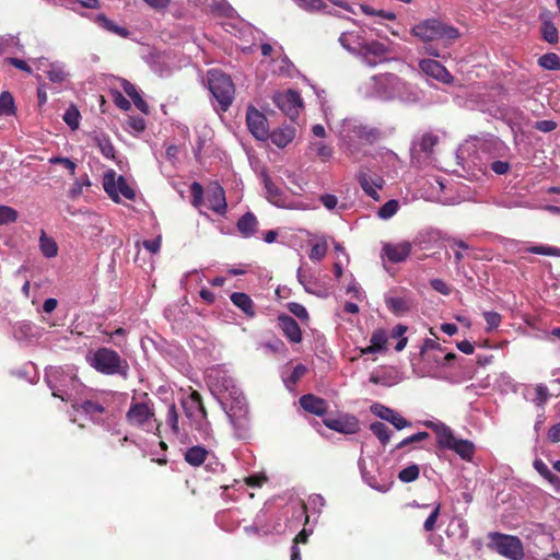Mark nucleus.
<instances>
[{
  "instance_id": "obj_3",
  "label": "nucleus",
  "mask_w": 560,
  "mask_h": 560,
  "mask_svg": "<svg viewBox=\"0 0 560 560\" xmlns=\"http://www.w3.org/2000/svg\"><path fill=\"white\" fill-rule=\"evenodd\" d=\"M411 34L423 43L443 39L446 40L447 44H452L460 36V32L457 27L443 23L438 19H428L416 24L411 28Z\"/></svg>"
},
{
  "instance_id": "obj_9",
  "label": "nucleus",
  "mask_w": 560,
  "mask_h": 560,
  "mask_svg": "<svg viewBox=\"0 0 560 560\" xmlns=\"http://www.w3.org/2000/svg\"><path fill=\"white\" fill-rule=\"evenodd\" d=\"M273 103L292 120L299 116L300 109L303 107L300 93L291 89L276 94L273 96Z\"/></svg>"
},
{
  "instance_id": "obj_35",
  "label": "nucleus",
  "mask_w": 560,
  "mask_h": 560,
  "mask_svg": "<svg viewBox=\"0 0 560 560\" xmlns=\"http://www.w3.org/2000/svg\"><path fill=\"white\" fill-rule=\"evenodd\" d=\"M439 143V136L432 132H425L418 141L419 150L425 154H431L434 147Z\"/></svg>"
},
{
  "instance_id": "obj_37",
  "label": "nucleus",
  "mask_w": 560,
  "mask_h": 560,
  "mask_svg": "<svg viewBox=\"0 0 560 560\" xmlns=\"http://www.w3.org/2000/svg\"><path fill=\"white\" fill-rule=\"evenodd\" d=\"M370 430L383 445L390 441V430L385 423L375 421L370 424Z\"/></svg>"
},
{
  "instance_id": "obj_2",
  "label": "nucleus",
  "mask_w": 560,
  "mask_h": 560,
  "mask_svg": "<svg viewBox=\"0 0 560 560\" xmlns=\"http://www.w3.org/2000/svg\"><path fill=\"white\" fill-rule=\"evenodd\" d=\"M210 392L221 401L234 400L238 409H243L244 397L236 387L234 380L221 368H212L206 375Z\"/></svg>"
},
{
  "instance_id": "obj_47",
  "label": "nucleus",
  "mask_w": 560,
  "mask_h": 560,
  "mask_svg": "<svg viewBox=\"0 0 560 560\" xmlns=\"http://www.w3.org/2000/svg\"><path fill=\"white\" fill-rule=\"evenodd\" d=\"M541 32L544 39L549 44H555L558 42V30L552 22H544Z\"/></svg>"
},
{
  "instance_id": "obj_4",
  "label": "nucleus",
  "mask_w": 560,
  "mask_h": 560,
  "mask_svg": "<svg viewBox=\"0 0 560 560\" xmlns=\"http://www.w3.org/2000/svg\"><path fill=\"white\" fill-rule=\"evenodd\" d=\"M208 88L218 103L217 110L226 112L235 96V85L230 75L220 70H209L207 73Z\"/></svg>"
},
{
  "instance_id": "obj_14",
  "label": "nucleus",
  "mask_w": 560,
  "mask_h": 560,
  "mask_svg": "<svg viewBox=\"0 0 560 560\" xmlns=\"http://www.w3.org/2000/svg\"><path fill=\"white\" fill-rule=\"evenodd\" d=\"M371 411L382 420H385L393 424L397 430H402L405 428L411 427L410 421L400 416L394 409L386 407L384 405L374 404L371 406Z\"/></svg>"
},
{
  "instance_id": "obj_56",
  "label": "nucleus",
  "mask_w": 560,
  "mask_h": 560,
  "mask_svg": "<svg viewBox=\"0 0 560 560\" xmlns=\"http://www.w3.org/2000/svg\"><path fill=\"white\" fill-rule=\"evenodd\" d=\"M354 132L360 139L368 142H373L377 138V131L375 129H369L364 126L357 127Z\"/></svg>"
},
{
  "instance_id": "obj_21",
  "label": "nucleus",
  "mask_w": 560,
  "mask_h": 560,
  "mask_svg": "<svg viewBox=\"0 0 560 560\" xmlns=\"http://www.w3.org/2000/svg\"><path fill=\"white\" fill-rule=\"evenodd\" d=\"M296 136V128L294 126H283L272 132H269L271 142L278 148H285L293 141Z\"/></svg>"
},
{
  "instance_id": "obj_16",
  "label": "nucleus",
  "mask_w": 560,
  "mask_h": 560,
  "mask_svg": "<svg viewBox=\"0 0 560 560\" xmlns=\"http://www.w3.org/2000/svg\"><path fill=\"white\" fill-rule=\"evenodd\" d=\"M412 245L408 241L397 244H385L383 246V255L393 264L405 261L411 254Z\"/></svg>"
},
{
  "instance_id": "obj_39",
  "label": "nucleus",
  "mask_w": 560,
  "mask_h": 560,
  "mask_svg": "<svg viewBox=\"0 0 560 560\" xmlns=\"http://www.w3.org/2000/svg\"><path fill=\"white\" fill-rule=\"evenodd\" d=\"M19 219V212L5 205H0V225L15 223Z\"/></svg>"
},
{
  "instance_id": "obj_31",
  "label": "nucleus",
  "mask_w": 560,
  "mask_h": 560,
  "mask_svg": "<svg viewBox=\"0 0 560 560\" xmlns=\"http://www.w3.org/2000/svg\"><path fill=\"white\" fill-rule=\"evenodd\" d=\"M308 151L311 155L319 159L322 162L329 161L334 154V149L322 141L311 142Z\"/></svg>"
},
{
  "instance_id": "obj_64",
  "label": "nucleus",
  "mask_w": 560,
  "mask_h": 560,
  "mask_svg": "<svg viewBox=\"0 0 560 560\" xmlns=\"http://www.w3.org/2000/svg\"><path fill=\"white\" fill-rule=\"evenodd\" d=\"M548 439L552 443L560 442V423H556L549 428Z\"/></svg>"
},
{
  "instance_id": "obj_53",
  "label": "nucleus",
  "mask_w": 560,
  "mask_h": 560,
  "mask_svg": "<svg viewBox=\"0 0 560 560\" xmlns=\"http://www.w3.org/2000/svg\"><path fill=\"white\" fill-rule=\"evenodd\" d=\"M442 504L438 502L433 509V511L430 513V515L427 517L423 524V528L425 532H432L435 528V524L438 521V517L441 512Z\"/></svg>"
},
{
  "instance_id": "obj_46",
  "label": "nucleus",
  "mask_w": 560,
  "mask_h": 560,
  "mask_svg": "<svg viewBox=\"0 0 560 560\" xmlns=\"http://www.w3.org/2000/svg\"><path fill=\"white\" fill-rule=\"evenodd\" d=\"M165 422L171 428V430L174 434H178V432H179L178 413H177L176 405L174 402L168 406Z\"/></svg>"
},
{
  "instance_id": "obj_38",
  "label": "nucleus",
  "mask_w": 560,
  "mask_h": 560,
  "mask_svg": "<svg viewBox=\"0 0 560 560\" xmlns=\"http://www.w3.org/2000/svg\"><path fill=\"white\" fill-rule=\"evenodd\" d=\"M538 65L547 70H560V57L555 52L545 54L538 59Z\"/></svg>"
},
{
  "instance_id": "obj_27",
  "label": "nucleus",
  "mask_w": 560,
  "mask_h": 560,
  "mask_svg": "<svg viewBox=\"0 0 560 560\" xmlns=\"http://www.w3.org/2000/svg\"><path fill=\"white\" fill-rule=\"evenodd\" d=\"M232 303L244 312V314L253 318L256 314L255 305L250 296L243 292H234L231 294Z\"/></svg>"
},
{
  "instance_id": "obj_1",
  "label": "nucleus",
  "mask_w": 560,
  "mask_h": 560,
  "mask_svg": "<svg viewBox=\"0 0 560 560\" xmlns=\"http://www.w3.org/2000/svg\"><path fill=\"white\" fill-rule=\"evenodd\" d=\"M126 421L131 427L160 435L162 422L156 419L154 402L147 393H143L139 399L132 397L126 412Z\"/></svg>"
},
{
  "instance_id": "obj_10",
  "label": "nucleus",
  "mask_w": 560,
  "mask_h": 560,
  "mask_svg": "<svg viewBox=\"0 0 560 560\" xmlns=\"http://www.w3.org/2000/svg\"><path fill=\"white\" fill-rule=\"evenodd\" d=\"M246 124L250 133L258 140L269 138V126L266 116L253 105L247 107Z\"/></svg>"
},
{
  "instance_id": "obj_52",
  "label": "nucleus",
  "mask_w": 560,
  "mask_h": 560,
  "mask_svg": "<svg viewBox=\"0 0 560 560\" xmlns=\"http://www.w3.org/2000/svg\"><path fill=\"white\" fill-rule=\"evenodd\" d=\"M203 187L200 183L194 182L190 185V194H191V203L195 207H199L203 201Z\"/></svg>"
},
{
  "instance_id": "obj_55",
  "label": "nucleus",
  "mask_w": 560,
  "mask_h": 560,
  "mask_svg": "<svg viewBox=\"0 0 560 560\" xmlns=\"http://www.w3.org/2000/svg\"><path fill=\"white\" fill-rule=\"evenodd\" d=\"M430 434L425 431L418 432L416 434H412L406 439H404L400 443L397 444L396 448L400 450L411 443L421 442L427 439H429Z\"/></svg>"
},
{
  "instance_id": "obj_60",
  "label": "nucleus",
  "mask_w": 560,
  "mask_h": 560,
  "mask_svg": "<svg viewBox=\"0 0 560 560\" xmlns=\"http://www.w3.org/2000/svg\"><path fill=\"white\" fill-rule=\"evenodd\" d=\"M534 127L541 132H551L557 128V122L553 120H538Z\"/></svg>"
},
{
  "instance_id": "obj_44",
  "label": "nucleus",
  "mask_w": 560,
  "mask_h": 560,
  "mask_svg": "<svg viewBox=\"0 0 560 560\" xmlns=\"http://www.w3.org/2000/svg\"><path fill=\"white\" fill-rule=\"evenodd\" d=\"M14 114V100L10 92H2L0 94V115Z\"/></svg>"
},
{
  "instance_id": "obj_63",
  "label": "nucleus",
  "mask_w": 560,
  "mask_h": 560,
  "mask_svg": "<svg viewBox=\"0 0 560 560\" xmlns=\"http://www.w3.org/2000/svg\"><path fill=\"white\" fill-rule=\"evenodd\" d=\"M491 170L498 175H503L510 171V164L504 161H494L491 163Z\"/></svg>"
},
{
  "instance_id": "obj_30",
  "label": "nucleus",
  "mask_w": 560,
  "mask_h": 560,
  "mask_svg": "<svg viewBox=\"0 0 560 560\" xmlns=\"http://www.w3.org/2000/svg\"><path fill=\"white\" fill-rule=\"evenodd\" d=\"M93 140L104 158L115 160L116 150L108 136L104 133H96L93 137Z\"/></svg>"
},
{
  "instance_id": "obj_45",
  "label": "nucleus",
  "mask_w": 560,
  "mask_h": 560,
  "mask_svg": "<svg viewBox=\"0 0 560 560\" xmlns=\"http://www.w3.org/2000/svg\"><path fill=\"white\" fill-rule=\"evenodd\" d=\"M399 209V205H398V201L395 200V199H390L388 201H386L380 209H378V217L381 219H389L392 218L393 215H395L397 213Z\"/></svg>"
},
{
  "instance_id": "obj_18",
  "label": "nucleus",
  "mask_w": 560,
  "mask_h": 560,
  "mask_svg": "<svg viewBox=\"0 0 560 560\" xmlns=\"http://www.w3.org/2000/svg\"><path fill=\"white\" fill-rule=\"evenodd\" d=\"M207 201L209 208L215 212L217 214H225L228 209V203L225 199V191L223 187L218 184L213 183L209 186Z\"/></svg>"
},
{
  "instance_id": "obj_41",
  "label": "nucleus",
  "mask_w": 560,
  "mask_h": 560,
  "mask_svg": "<svg viewBox=\"0 0 560 560\" xmlns=\"http://www.w3.org/2000/svg\"><path fill=\"white\" fill-rule=\"evenodd\" d=\"M527 253L544 255V256H555L560 257V248L548 245H533L525 249Z\"/></svg>"
},
{
  "instance_id": "obj_33",
  "label": "nucleus",
  "mask_w": 560,
  "mask_h": 560,
  "mask_svg": "<svg viewBox=\"0 0 560 560\" xmlns=\"http://www.w3.org/2000/svg\"><path fill=\"white\" fill-rule=\"evenodd\" d=\"M385 302L388 310L397 316L405 314L410 308V305L405 298L392 296L386 299Z\"/></svg>"
},
{
  "instance_id": "obj_40",
  "label": "nucleus",
  "mask_w": 560,
  "mask_h": 560,
  "mask_svg": "<svg viewBox=\"0 0 560 560\" xmlns=\"http://www.w3.org/2000/svg\"><path fill=\"white\" fill-rule=\"evenodd\" d=\"M420 468L417 464H411L408 467L401 469L398 474V479L401 482H412L419 478Z\"/></svg>"
},
{
  "instance_id": "obj_17",
  "label": "nucleus",
  "mask_w": 560,
  "mask_h": 560,
  "mask_svg": "<svg viewBox=\"0 0 560 560\" xmlns=\"http://www.w3.org/2000/svg\"><path fill=\"white\" fill-rule=\"evenodd\" d=\"M260 176L264 182L266 198L268 201L277 207H285L288 196L285 195L284 190L271 180L267 172H261Z\"/></svg>"
},
{
  "instance_id": "obj_6",
  "label": "nucleus",
  "mask_w": 560,
  "mask_h": 560,
  "mask_svg": "<svg viewBox=\"0 0 560 560\" xmlns=\"http://www.w3.org/2000/svg\"><path fill=\"white\" fill-rule=\"evenodd\" d=\"M91 365L97 371L106 375L119 374L127 376L129 365L122 360L118 352L109 348L97 349L91 360Z\"/></svg>"
},
{
  "instance_id": "obj_57",
  "label": "nucleus",
  "mask_w": 560,
  "mask_h": 560,
  "mask_svg": "<svg viewBox=\"0 0 560 560\" xmlns=\"http://www.w3.org/2000/svg\"><path fill=\"white\" fill-rule=\"evenodd\" d=\"M483 318L488 325V329H495L500 326L502 317L498 312H485Z\"/></svg>"
},
{
  "instance_id": "obj_25",
  "label": "nucleus",
  "mask_w": 560,
  "mask_h": 560,
  "mask_svg": "<svg viewBox=\"0 0 560 560\" xmlns=\"http://www.w3.org/2000/svg\"><path fill=\"white\" fill-rule=\"evenodd\" d=\"M121 88L124 92L132 100L135 106L142 113L148 114L149 113V105L148 103L141 97L140 93L138 92L135 84L129 82L126 79L121 80Z\"/></svg>"
},
{
  "instance_id": "obj_24",
  "label": "nucleus",
  "mask_w": 560,
  "mask_h": 560,
  "mask_svg": "<svg viewBox=\"0 0 560 560\" xmlns=\"http://www.w3.org/2000/svg\"><path fill=\"white\" fill-rule=\"evenodd\" d=\"M183 408L187 417H191L195 410H198L202 418H207V409L203 405L202 397L197 390H192L187 400L183 401Z\"/></svg>"
},
{
  "instance_id": "obj_43",
  "label": "nucleus",
  "mask_w": 560,
  "mask_h": 560,
  "mask_svg": "<svg viewBox=\"0 0 560 560\" xmlns=\"http://www.w3.org/2000/svg\"><path fill=\"white\" fill-rule=\"evenodd\" d=\"M288 311L298 317L302 323L307 324L310 322V314L304 305L298 302H290L287 304Z\"/></svg>"
},
{
  "instance_id": "obj_54",
  "label": "nucleus",
  "mask_w": 560,
  "mask_h": 560,
  "mask_svg": "<svg viewBox=\"0 0 560 560\" xmlns=\"http://www.w3.org/2000/svg\"><path fill=\"white\" fill-rule=\"evenodd\" d=\"M296 2L307 11H320L327 7L323 0H296Z\"/></svg>"
},
{
  "instance_id": "obj_59",
  "label": "nucleus",
  "mask_w": 560,
  "mask_h": 560,
  "mask_svg": "<svg viewBox=\"0 0 560 560\" xmlns=\"http://www.w3.org/2000/svg\"><path fill=\"white\" fill-rule=\"evenodd\" d=\"M51 164H61L65 166L71 175H74L77 164L68 158L55 156L49 160Z\"/></svg>"
},
{
  "instance_id": "obj_7",
  "label": "nucleus",
  "mask_w": 560,
  "mask_h": 560,
  "mask_svg": "<svg viewBox=\"0 0 560 560\" xmlns=\"http://www.w3.org/2000/svg\"><path fill=\"white\" fill-rule=\"evenodd\" d=\"M48 386L52 390V396L60 398L62 401H73L72 390L80 386L78 377L68 374L59 368L51 369L46 373Z\"/></svg>"
},
{
  "instance_id": "obj_26",
  "label": "nucleus",
  "mask_w": 560,
  "mask_h": 560,
  "mask_svg": "<svg viewBox=\"0 0 560 560\" xmlns=\"http://www.w3.org/2000/svg\"><path fill=\"white\" fill-rule=\"evenodd\" d=\"M236 226L242 236L250 237L257 231L258 221L253 212H246L238 219Z\"/></svg>"
},
{
  "instance_id": "obj_50",
  "label": "nucleus",
  "mask_w": 560,
  "mask_h": 560,
  "mask_svg": "<svg viewBox=\"0 0 560 560\" xmlns=\"http://www.w3.org/2000/svg\"><path fill=\"white\" fill-rule=\"evenodd\" d=\"M47 77L54 83H61L67 79L68 73L63 70L62 67L51 65L50 69L47 71Z\"/></svg>"
},
{
  "instance_id": "obj_62",
  "label": "nucleus",
  "mask_w": 560,
  "mask_h": 560,
  "mask_svg": "<svg viewBox=\"0 0 560 560\" xmlns=\"http://www.w3.org/2000/svg\"><path fill=\"white\" fill-rule=\"evenodd\" d=\"M114 103L122 110H129L131 107L130 102L120 92L114 94Z\"/></svg>"
},
{
  "instance_id": "obj_61",
  "label": "nucleus",
  "mask_w": 560,
  "mask_h": 560,
  "mask_svg": "<svg viewBox=\"0 0 560 560\" xmlns=\"http://www.w3.org/2000/svg\"><path fill=\"white\" fill-rule=\"evenodd\" d=\"M431 287L443 295H448L451 293L450 287L441 279H432Z\"/></svg>"
},
{
  "instance_id": "obj_20",
  "label": "nucleus",
  "mask_w": 560,
  "mask_h": 560,
  "mask_svg": "<svg viewBox=\"0 0 560 560\" xmlns=\"http://www.w3.org/2000/svg\"><path fill=\"white\" fill-rule=\"evenodd\" d=\"M299 401L301 407L310 413L322 417L327 412L326 400L313 394L303 395Z\"/></svg>"
},
{
  "instance_id": "obj_34",
  "label": "nucleus",
  "mask_w": 560,
  "mask_h": 560,
  "mask_svg": "<svg viewBox=\"0 0 560 560\" xmlns=\"http://www.w3.org/2000/svg\"><path fill=\"white\" fill-rule=\"evenodd\" d=\"M39 248L47 258H52L58 254L57 243L51 237H48L44 231H42L39 237Z\"/></svg>"
},
{
  "instance_id": "obj_8",
  "label": "nucleus",
  "mask_w": 560,
  "mask_h": 560,
  "mask_svg": "<svg viewBox=\"0 0 560 560\" xmlns=\"http://www.w3.org/2000/svg\"><path fill=\"white\" fill-rule=\"evenodd\" d=\"M103 187L110 199L115 202H119V194H121L128 200H135L136 198L133 188L129 186L122 175H119L116 178V173L114 170H109L104 174Z\"/></svg>"
},
{
  "instance_id": "obj_22",
  "label": "nucleus",
  "mask_w": 560,
  "mask_h": 560,
  "mask_svg": "<svg viewBox=\"0 0 560 560\" xmlns=\"http://www.w3.org/2000/svg\"><path fill=\"white\" fill-rule=\"evenodd\" d=\"M339 43L345 49L358 56V50L363 46L364 38L360 32H343L339 36Z\"/></svg>"
},
{
  "instance_id": "obj_49",
  "label": "nucleus",
  "mask_w": 560,
  "mask_h": 560,
  "mask_svg": "<svg viewBox=\"0 0 560 560\" xmlns=\"http://www.w3.org/2000/svg\"><path fill=\"white\" fill-rule=\"evenodd\" d=\"M359 183L361 185V188L364 190V192L373 198L374 200H378L380 196L376 190V187L373 186L370 178L365 174H361L359 176Z\"/></svg>"
},
{
  "instance_id": "obj_28",
  "label": "nucleus",
  "mask_w": 560,
  "mask_h": 560,
  "mask_svg": "<svg viewBox=\"0 0 560 560\" xmlns=\"http://www.w3.org/2000/svg\"><path fill=\"white\" fill-rule=\"evenodd\" d=\"M208 455H209V451L207 448H205L203 446L197 445V446L189 447L185 452L184 458L189 465H191L194 467H198L206 462Z\"/></svg>"
},
{
  "instance_id": "obj_19",
  "label": "nucleus",
  "mask_w": 560,
  "mask_h": 560,
  "mask_svg": "<svg viewBox=\"0 0 560 560\" xmlns=\"http://www.w3.org/2000/svg\"><path fill=\"white\" fill-rule=\"evenodd\" d=\"M424 424L425 427L433 429V431L435 432L436 444L440 448H452V445L455 443L457 439L454 436L453 431L451 430L450 427L442 422L434 423L432 421H427Z\"/></svg>"
},
{
  "instance_id": "obj_23",
  "label": "nucleus",
  "mask_w": 560,
  "mask_h": 560,
  "mask_svg": "<svg viewBox=\"0 0 560 560\" xmlns=\"http://www.w3.org/2000/svg\"><path fill=\"white\" fill-rule=\"evenodd\" d=\"M72 402L73 409L84 412L93 420H97L98 417L105 412V407L96 400L88 399L81 402L73 400Z\"/></svg>"
},
{
  "instance_id": "obj_48",
  "label": "nucleus",
  "mask_w": 560,
  "mask_h": 560,
  "mask_svg": "<svg viewBox=\"0 0 560 560\" xmlns=\"http://www.w3.org/2000/svg\"><path fill=\"white\" fill-rule=\"evenodd\" d=\"M371 343L375 346L378 350L384 351L386 349L387 343L386 330L383 328L374 330L371 336Z\"/></svg>"
},
{
  "instance_id": "obj_36",
  "label": "nucleus",
  "mask_w": 560,
  "mask_h": 560,
  "mask_svg": "<svg viewBox=\"0 0 560 560\" xmlns=\"http://www.w3.org/2000/svg\"><path fill=\"white\" fill-rule=\"evenodd\" d=\"M534 467L538 471V474L544 477L546 480H548L553 487L559 488L560 487V478L550 471V469L547 467V465L540 460L536 459L534 462Z\"/></svg>"
},
{
  "instance_id": "obj_32",
  "label": "nucleus",
  "mask_w": 560,
  "mask_h": 560,
  "mask_svg": "<svg viewBox=\"0 0 560 560\" xmlns=\"http://www.w3.org/2000/svg\"><path fill=\"white\" fill-rule=\"evenodd\" d=\"M96 22L104 30L114 33L120 37L126 38L130 35V32L127 28L116 25L112 20H109L104 14H98L96 16Z\"/></svg>"
},
{
  "instance_id": "obj_13",
  "label": "nucleus",
  "mask_w": 560,
  "mask_h": 560,
  "mask_svg": "<svg viewBox=\"0 0 560 560\" xmlns=\"http://www.w3.org/2000/svg\"><path fill=\"white\" fill-rule=\"evenodd\" d=\"M323 422L328 429L343 434H354L360 430L359 420L352 415H340L336 418H326Z\"/></svg>"
},
{
  "instance_id": "obj_51",
  "label": "nucleus",
  "mask_w": 560,
  "mask_h": 560,
  "mask_svg": "<svg viewBox=\"0 0 560 560\" xmlns=\"http://www.w3.org/2000/svg\"><path fill=\"white\" fill-rule=\"evenodd\" d=\"M327 249L326 242L316 243L312 246L308 257L313 261H320L326 256Z\"/></svg>"
},
{
  "instance_id": "obj_29",
  "label": "nucleus",
  "mask_w": 560,
  "mask_h": 560,
  "mask_svg": "<svg viewBox=\"0 0 560 560\" xmlns=\"http://www.w3.org/2000/svg\"><path fill=\"white\" fill-rule=\"evenodd\" d=\"M451 450L464 460H471L476 451L474 443L464 439H457Z\"/></svg>"
},
{
  "instance_id": "obj_5",
  "label": "nucleus",
  "mask_w": 560,
  "mask_h": 560,
  "mask_svg": "<svg viewBox=\"0 0 560 560\" xmlns=\"http://www.w3.org/2000/svg\"><path fill=\"white\" fill-rule=\"evenodd\" d=\"M488 539L487 547L489 550L510 560H522L524 558L523 542L517 536L490 532Z\"/></svg>"
},
{
  "instance_id": "obj_11",
  "label": "nucleus",
  "mask_w": 560,
  "mask_h": 560,
  "mask_svg": "<svg viewBox=\"0 0 560 560\" xmlns=\"http://www.w3.org/2000/svg\"><path fill=\"white\" fill-rule=\"evenodd\" d=\"M277 327L290 343H300L303 340L302 329L299 323L285 313L277 317Z\"/></svg>"
},
{
  "instance_id": "obj_15",
  "label": "nucleus",
  "mask_w": 560,
  "mask_h": 560,
  "mask_svg": "<svg viewBox=\"0 0 560 560\" xmlns=\"http://www.w3.org/2000/svg\"><path fill=\"white\" fill-rule=\"evenodd\" d=\"M419 68L423 73L440 82L451 83L453 81V75L447 71V69L434 59L420 60Z\"/></svg>"
},
{
  "instance_id": "obj_42",
  "label": "nucleus",
  "mask_w": 560,
  "mask_h": 560,
  "mask_svg": "<svg viewBox=\"0 0 560 560\" xmlns=\"http://www.w3.org/2000/svg\"><path fill=\"white\" fill-rule=\"evenodd\" d=\"M80 112L74 105L69 106V108L63 114L65 122L72 129L75 130L80 125Z\"/></svg>"
},
{
  "instance_id": "obj_12",
  "label": "nucleus",
  "mask_w": 560,
  "mask_h": 560,
  "mask_svg": "<svg viewBox=\"0 0 560 560\" xmlns=\"http://www.w3.org/2000/svg\"><path fill=\"white\" fill-rule=\"evenodd\" d=\"M387 52L388 49L385 44L378 40H364L363 46L358 50V56L362 57L369 66H375L386 59Z\"/></svg>"
},
{
  "instance_id": "obj_58",
  "label": "nucleus",
  "mask_w": 560,
  "mask_h": 560,
  "mask_svg": "<svg viewBox=\"0 0 560 560\" xmlns=\"http://www.w3.org/2000/svg\"><path fill=\"white\" fill-rule=\"evenodd\" d=\"M536 398L535 401L538 406H544L549 398L548 387L544 384H538L535 388Z\"/></svg>"
}]
</instances>
